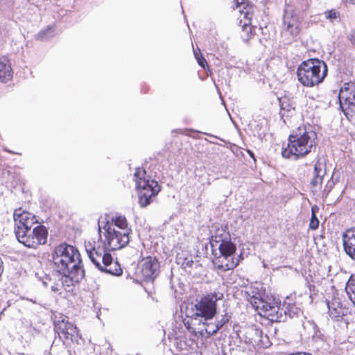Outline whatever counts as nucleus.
<instances>
[{
  "instance_id": "obj_26",
  "label": "nucleus",
  "mask_w": 355,
  "mask_h": 355,
  "mask_svg": "<svg viewBox=\"0 0 355 355\" xmlns=\"http://www.w3.org/2000/svg\"><path fill=\"white\" fill-rule=\"evenodd\" d=\"M206 321H204L203 322V324H206V328H205V331L206 333L209 335V336H212L214 334H215L216 333H217V331H218V329L217 328L216 324H208V323H205Z\"/></svg>"
},
{
  "instance_id": "obj_19",
  "label": "nucleus",
  "mask_w": 355,
  "mask_h": 355,
  "mask_svg": "<svg viewBox=\"0 0 355 355\" xmlns=\"http://www.w3.org/2000/svg\"><path fill=\"white\" fill-rule=\"evenodd\" d=\"M251 303L256 306L257 309L263 310L265 314L269 311L273 305L263 300L261 297L253 295L251 299Z\"/></svg>"
},
{
  "instance_id": "obj_38",
  "label": "nucleus",
  "mask_w": 355,
  "mask_h": 355,
  "mask_svg": "<svg viewBox=\"0 0 355 355\" xmlns=\"http://www.w3.org/2000/svg\"><path fill=\"white\" fill-rule=\"evenodd\" d=\"M98 232H99V233H101V227L100 225H98Z\"/></svg>"
},
{
  "instance_id": "obj_35",
  "label": "nucleus",
  "mask_w": 355,
  "mask_h": 355,
  "mask_svg": "<svg viewBox=\"0 0 355 355\" xmlns=\"http://www.w3.org/2000/svg\"><path fill=\"white\" fill-rule=\"evenodd\" d=\"M3 271V261L0 259V276L1 275Z\"/></svg>"
},
{
  "instance_id": "obj_13",
  "label": "nucleus",
  "mask_w": 355,
  "mask_h": 355,
  "mask_svg": "<svg viewBox=\"0 0 355 355\" xmlns=\"http://www.w3.org/2000/svg\"><path fill=\"white\" fill-rule=\"evenodd\" d=\"M326 174V164L318 159L314 165L313 178L310 185L313 193H316L322 189L324 176Z\"/></svg>"
},
{
  "instance_id": "obj_20",
  "label": "nucleus",
  "mask_w": 355,
  "mask_h": 355,
  "mask_svg": "<svg viewBox=\"0 0 355 355\" xmlns=\"http://www.w3.org/2000/svg\"><path fill=\"white\" fill-rule=\"evenodd\" d=\"M280 104V115L282 117L284 116H288L289 113L294 111V107L288 103V100L286 98L279 99Z\"/></svg>"
},
{
  "instance_id": "obj_17",
  "label": "nucleus",
  "mask_w": 355,
  "mask_h": 355,
  "mask_svg": "<svg viewBox=\"0 0 355 355\" xmlns=\"http://www.w3.org/2000/svg\"><path fill=\"white\" fill-rule=\"evenodd\" d=\"M283 33H289L292 37H295L299 33V27L295 18H289L287 15L284 17Z\"/></svg>"
},
{
  "instance_id": "obj_15",
  "label": "nucleus",
  "mask_w": 355,
  "mask_h": 355,
  "mask_svg": "<svg viewBox=\"0 0 355 355\" xmlns=\"http://www.w3.org/2000/svg\"><path fill=\"white\" fill-rule=\"evenodd\" d=\"M13 218L15 223V230L31 228L33 225L37 223L35 216L27 211H21L20 209L15 211Z\"/></svg>"
},
{
  "instance_id": "obj_24",
  "label": "nucleus",
  "mask_w": 355,
  "mask_h": 355,
  "mask_svg": "<svg viewBox=\"0 0 355 355\" xmlns=\"http://www.w3.org/2000/svg\"><path fill=\"white\" fill-rule=\"evenodd\" d=\"M113 227L116 230L129 229L128 227L127 220L125 217L118 216L114 220V225Z\"/></svg>"
},
{
  "instance_id": "obj_9",
  "label": "nucleus",
  "mask_w": 355,
  "mask_h": 355,
  "mask_svg": "<svg viewBox=\"0 0 355 355\" xmlns=\"http://www.w3.org/2000/svg\"><path fill=\"white\" fill-rule=\"evenodd\" d=\"M340 107L345 115L355 112V85L346 83L340 88L339 92Z\"/></svg>"
},
{
  "instance_id": "obj_3",
  "label": "nucleus",
  "mask_w": 355,
  "mask_h": 355,
  "mask_svg": "<svg viewBox=\"0 0 355 355\" xmlns=\"http://www.w3.org/2000/svg\"><path fill=\"white\" fill-rule=\"evenodd\" d=\"M326 63L319 59H309L298 67V80L305 87H312L323 81L327 75Z\"/></svg>"
},
{
  "instance_id": "obj_6",
  "label": "nucleus",
  "mask_w": 355,
  "mask_h": 355,
  "mask_svg": "<svg viewBox=\"0 0 355 355\" xmlns=\"http://www.w3.org/2000/svg\"><path fill=\"white\" fill-rule=\"evenodd\" d=\"M137 188L139 189V203L141 207L150 205L158 193L161 187L154 180L146 178V172L144 168H137L134 173Z\"/></svg>"
},
{
  "instance_id": "obj_11",
  "label": "nucleus",
  "mask_w": 355,
  "mask_h": 355,
  "mask_svg": "<svg viewBox=\"0 0 355 355\" xmlns=\"http://www.w3.org/2000/svg\"><path fill=\"white\" fill-rule=\"evenodd\" d=\"M159 263L157 259L148 257L142 261L140 274L144 281H153L159 274Z\"/></svg>"
},
{
  "instance_id": "obj_25",
  "label": "nucleus",
  "mask_w": 355,
  "mask_h": 355,
  "mask_svg": "<svg viewBox=\"0 0 355 355\" xmlns=\"http://www.w3.org/2000/svg\"><path fill=\"white\" fill-rule=\"evenodd\" d=\"M334 185H335V182L333 180V178L331 177V178L328 180V182H327L326 185L324 187V189L322 190L323 196L324 197H327V196L329 195L330 191L334 188Z\"/></svg>"
},
{
  "instance_id": "obj_36",
  "label": "nucleus",
  "mask_w": 355,
  "mask_h": 355,
  "mask_svg": "<svg viewBox=\"0 0 355 355\" xmlns=\"http://www.w3.org/2000/svg\"><path fill=\"white\" fill-rule=\"evenodd\" d=\"M249 40H250V37H249L248 35H247V37H246L243 38V40H244L245 42H247Z\"/></svg>"
},
{
  "instance_id": "obj_29",
  "label": "nucleus",
  "mask_w": 355,
  "mask_h": 355,
  "mask_svg": "<svg viewBox=\"0 0 355 355\" xmlns=\"http://www.w3.org/2000/svg\"><path fill=\"white\" fill-rule=\"evenodd\" d=\"M326 18L333 21L334 19H336L338 17V12L335 10H330L325 13Z\"/></svg>"
},
{
  "instance_id": "obj_16",
  "label": "nucleus",
  "mask_w": 355,
  "mask_h": 355,
  "mask_svg": "<svg viewBox=\"0 0 355 355\" xmlns=\"http://www.w3.org/2000/svg\"><path fill=\"white\" fill-rule=\"evenodd\" d=\"M343 243L345 253L355 261V228L349 229L343 233Z\"/></svg>"
},
{
  "instance_id": "obj_28",
  "label": "nucleus",
  "mask_w": 355,
  "mask_h": 355,
  "mask_svg": "<svg viewBox=\"0 0 355 355\" xmlns=\"http://www.w3.org/2000/svg\"><path fill=\"white\" fill-rule=\"evenodd\" d=\"M231 316L228 315L227 313H226L224 315H223L222 318L220 320H217L215 322L218 330L221 329L228 321Z\"/></svg>"
},
{
  "instance_id": "obj_12",
  "label": "nucleus",
  "mask_w": 355,
  "mask_h": 355,
  "mask_svg": "<svg viewBox=\"0 0 355 355\" xmlns=\"http://www.w3.org/2000/svg\"><path fill=\"white\" fill-rule=\"evenodd\" d=\"M245 342L252 345H259L263 347H267L268 345V338L266 335L263 336V332L260 329L256 327H250L245 330Z\"/></svg>"
},
{
  "instance_id": "obj_30",
  "label": "nucleus",
  "mask_w": 355,
  "mask_h": 355,
  "mask_svg": "<svg viewBox=\"0 0 355 355\" xmlns=\"http://www.w3.org/2000/svg\"><path fill=\"white\" fill-rule=\"evenodd\" d=\"M194 54H195V56L198 61V64L205 69V66H207V62L206 60L201 55H199L198 53H196V52H194Z\"/></svg>"
},
{
  "instance_id": "obj_8",
  "label": "nucleus",
  "mask_w": 355,
  "mask_h": 355,
  "mask_svg": "<svg viewBox=\"0 0 355 355\" xmlns=\"http://www.w3.org/2000/svg\"><path fill=\"white\" fill-rule=\"evenodd\" d=\"M15 233L19 242L27 248H36L37 246L46 242L48 232L44 226L39 225L31 228L23 230L15 229Z\"/></svg>"
},
{
  "instance_id": "obj_33",
  "label": "nucleus",
  "mask_w": 355,
  "mask_h": 355,
  "mask_svg": "<svg viewBox=\"0 0 355 355\" xmlns=\"http://www.w3.org/2000/svg\"><path fill=\"white\" fill-rule=\"evenodd\" d=\"M349 39L351 42L355 45V30L352 31L349 34Z\"/></svg>"
},
{
  "instance_id": "obj_4",
  "label": "nucleus",
  "mask_w": 355,
  "mask_h": 355,
  "mask_svg": "<svg viewBox=\"0 0 355 355\" xmlns=\"http://www.w3.org/2000/svg\"><path fill=\"white\" fill-rule=\"evenodd\" d=\"M52 259L57 271L83 268L78 249L65 243L60 244L55 248Z\"/></svg>"
},
{
  "instance_id": "obj_10",
  "label": "nucleus",
  "mask_w": 355,
  "mask_h": 355,
  "mask_svg": "<svg viewBox=\"0 0 355 355\" xmlns=\"http://www.w3.org/2000/svg\"><path fill=\"white\" fill-rule=\"evenodd\" d=\"M55 331L58 333L60 338L63 341L64 344L69 345L71 343H78L80 338L78 331L76 326L62 320L58 322L55 326Z\"/></svg>"
},
{
  "instance_id": "obj_23",
  "label": "nucleus",
  "mask_w": 355,
  "mask_h": 355,
  "mask_svg": "<svg viewBox=\"0 0 355 355\" xmlns=\"http://www.w3.org/2000/svg\"><path fill=\"white\" fill-rule=\"evenodd\" d=\"M268 317L270 318L271 320H279L281 319L282 316V309H281L278 306L273 305L272 308L268 311L266 313Z\"/></svg>"
},
{
  "instance_id": "obj_1",
  "label": "nucleus",
  "mask_w": 355,
  "mask_h": 355,
  "mask_svg": "<svg viewBox=\"0 0 355 355\" xmlns=\"http://www.w3.org/2000/svg\"><path fill=\"white\" fill-rule=\"evenodd\" d=\"M105 230L104 246L92 247L86 245V251L91 261L102 272L119 276L122 274V269L117 261H114L112 255L105 251L120 250L128 245L130 241V229L116 230L113 224L106 223L103 227Z\"/></svg>"
},
{
  "instance_id": "obj_27",
  "label": "nucleus",
  "mask_w": 355,
  "mask_h": 355,
  "mask_svg": "<svg viewBox=\"0 0 355 355\" xmlns=\"http://www.w3.org/2000/svg\"><path fill=\"white\" fill-rule=\"evenodd\" d=\"M319 225V220L317 218L313 210V207H312V214H311V218L309 223V228L311 230H316L318 227Z\"/></svg>"
},
{
  "instance_id": "obj_40",
  "label": "nucleus",
  "mask_w": 355,
  "mask_h": 355,
  "mask_svg": "<svg viewBox=\"0 0 355 355\" xmlns=\"http://www.w3.org/2000/svg\"><path fill=\"white\" fill-rule=\"evenodd\" d=\"M350 1H351L353 4H355V0H350Z\"/></svg>"
},
{
  "instance_id": "obj_39",
  "label": "nucleus",
  "mask_w": 355,
  "mask_h": 355,
  "mask_svg": "<svg viewBox=\"0 0 355 355\" xmlns=\"http://www.w3.org/2000/svg\"><path fill=\"white\" fill-rule=\"evenodd\" d=\"M218 232H223V233H225V230H223V229H221L220 230H218Z\"/></svg>"
},
{
  "instance_id": "obj_22",
  "label": "nucleus",
  "mask_w": 355,
  "mask_h": 355,
  "mask_svg": "<svg viewBox=\"0 0 355 355\" xmlns=\"http://www.w3.org/2000/svg\"><path fill=\"white\" fill-rule=\"evenodd\" d=\"M329 313L331 318H338L343 314L342 308L338 302H332L331 304L328 303Z\"/></svg>"
},
{
  "instance_id": "obj_7",
  "label": "nucleus",
  "mask_w": 355,
  "mask_h": 355,
  "mask_svg": "<svg viewBox=\"0 0 355 355\" xmlns=\"http://www.w3.org/2000/svg\"><path fill=\"white\" fill-rule=\"evenodd\" d=\"M223 297V293L214 292L202 297L200 300H196L193 318L196 320L200 318L204 321L212 319L217 313L216 302Z\"/></svg>"
},
{
  "instance_id": "obj_34",
  "label": "nucleus",
  "mask_w": 355,
  "mask_h": 355,
  "mask_svg": "<svg viewBox=\"0 0 355 355\" xmlns=\"http://www.w3.org/2000/svg\"><path fill=\"white\" fill-rule=\"evenodd\" d=\"M251 27L248 24H244L243 26V31L245 32L246 33H248L249 31H251Z\"/></svg>"
},
{
  "instance_id": "obj_5",
  "label": "nucleus",
  "mask_w": 355,
  "mask_h": 355,
  "mask_svg": "<svg viewBox=\"0 0 355 355\" xmlns=\"http://www.w3.org/2000/svg\"><path fill=\"white\" fill-rule=\"evenodd\" d=\"M211 248L218 247L220 256L216 257L214 263L218 269L224 271L234 269L238 265V259L232 257L236 248L231 240L226 236L223 237L222 234L212 236L210 241Z\"/></svg>"
},
{
  "instance_id": "obj_31",
  "label": "nucleus",
  "mask_w": 355,
  "mask_h": 355,
  "mask_svg": "<svg viewBox=\"0 0 355 355\" xmlns=\"http://www.w3.org/2000/svg\"><path fill=\"white\" fill-rule=\"evenodd\" d=\"M61 288H62V286H61L60 282H59L54 283V284L51 286V290L52 292L57 293L60 292Z\"/></svg>"
},
{
  "instance_id": "obj_32",
  "label": "nucleus",
  "mask_w": 355,
  "mask_h": 355,
  "mask_svg": "<svg viewBox=\"0 0 355 355\" xmlns=\"http://www.w3.org/2000/svg\"><path fill=\"white\" fill-rule=\"evenodd\" d=\"M184 327L190 331V332H193V329L191 328V323L189 320L187 321H184Z\"/></svg>"
},
{
  "instance_id": "obj_14",
  "label": "nucleus",
  "mask_w": 355,
  "mask_h": 355,
  "mask_svg": "<svg viewBox=\"0 0 355 355\" xmlns=\"http://www.w3.org/2000/svg\"><path fill=\"white\" fill-rule=\"evenodd\" d=\"M62 277L60 282L62 287H70L73 283L80 282L85 277V270L83 268L69 270L68 271H58Z\"/></svg>"
},
{
  "instance_id": "obj_18",
  "label": "nucleus",
  "mask_w": 355,
  "mask_h": 355,
  "mask_svg": "<svg viewBox=\"0 0 355 355\" xmlns=\"http://www.w3.org/2000/svg\"><path fill=\"white\" fill-rule=\"evenodd\" d=\"M12 76V68L8 60L6 58L0 59V81L6 83Z\"/></svg>"
},
{
  "instance_id": "obj_21",
  "label": "nucleus",
  "mask_w": 355,
  "mask_h": 355,
  "mask_svg": "<svg viewBox=\"0 0 355 355\" xmlns=\"http://www.w3.org/2000/svg\"><path fill=\"white\" fill-rule=\"evenodd\" d=\"M55 34V28L53 26H48L46 29L42 30L38 33L36 35V39L41 41L47 40L53 37Z\"/></svg>"
},
{
  "instance_id": "obj_2",
  "label": "nucleus",
  "mask_w": 355,
  "mask_h": 355,
  "mask_svg": "<svg viewBox=\"0 0 355 355\" xmlns=\"http://www.w3.org/2000/svg\"><path fill=\"white\" fill-rule=\"evenodd\" d=\"M315 137V132L300 128L297 132L289 136L287 147L282 149V156L293 160L304 157L311 153Z\"/></svg>"
},
{
  "instance_id": "obj_37",
  "label": "nucleus",
  "mask_w": 355,
  "mask_h": 355,
  "mask_svg": "<svg viewBox=\"0 0 355 355\" xmlns=\"http://www.w3.org/2000/svg\"><path fill=\"white\" fill-rule=\"evenodd\" d=\"M242 1H243V0H236L237 6H238L239 4H241V3H243V2H242Z\"/></svg>"
}]
</instances>
